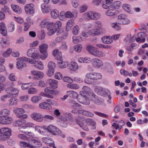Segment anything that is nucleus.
<instances>
[{
	"instance_id": "58836bf2",
	"label": "nucleus",
	"mask_w": 148,
	"mask_h": 148,
	"mask_svg": "<svg viewBox=\"0 0 148 148\" xmlns=\"http://www.w3.org/2000/svg\"><path fill=\"white\" fill-rule=\"evenodd\" d=\"M76 121L79 125L81 127L83 126L84 123L86 121L84 118L82 117H78L77 118Z\"/></svg>"
},
{
	"instance_id": "052dcab7",
	"label": "nucleus",
	"mask_w": 148,
	"mask_h": 148,
	"mask_svg": "<svg viewBox=\"0 0 148 148\" xmlns=\"http://www.w3.org/2000/svg\"><path fill=\"white\" fill-rule=\"evenodd\" d=\"M11 97V95H10L9 93H8L7 94L1 96V99L2 101H4L6 99Z\"/></svg>"
},
{
	"instance_id": "412c9836",
	"label": "nucleus",
	"mask_w": 148,
	"mask_h": 148,
	"mask_svg": "<svg viewBox=\"0 0 148 148\" xmlns=\"http://www.w3.org/2000/svg\"><path fill=\"white\" fill-rule=\"evenodd\" d=\"M39 107L44 110H49L51 108V106L50 104L46 102H42L40 103L39 105Z\"/></svg>"
},
{
	"instance_id": "b1692460",
	"label": "nucleus",
	"mask_w": 148,
	"mask_h": 148,
	"mask_svg": "<svg viewBox=\"0 0 148 148\" xmlns=\"http://www.w3.org/2000/svg\"><path fill=\"white\" fill-rule=\"evenodd\" d=\"M0 30L1 34L4 36L7 35V31L5 24L3 23H0Z\"/></svg>"
},
{
	"instance_id": "20e7f679",
	"label": "nucleus",
	"mask_w": 148,
	"mask_h": 148,
	"mask_svg": "<svg viewBox=\"0 0 148 148\" xmlns=\"http://www.w3.org/2000/svg\"><path fill=\"white\" fill-rule=\"evenodd\" d=\"M0 140H4L11 135V130L8 127H2L0 129Z\"/></svg>"
},
{
	"instance_id": "f704fd0d",
	"label": "nucleus",
	"mask_w": 148,
	"mask_h": 148,
	"mask_svg": "<svg viewBox=\"0 0 148 148\" xmlns=\"http://www.w3.org/2000/svg\"><path fill=\"white\" fill-rule=\"evenodd\" d=\"M138 47V45L135 43H132L126 47V50L129 51H132L134 49H136Z\"/></svg>"
},
{
	"instance_id": "a878e982",
	"label": "nucleus",
	"mask_w": 148,
	"mask_h": 148,
	"mask_svg": "<svg viewBox=\"0 0 148 148\" xmlns=\"http://www.w3.org/2000/svg\"><path fill=\"white\" fill-rule=\"evenodd\" d=\"M12 9L13 10L18 14H20L22 12L21 8L18 5L14 4H12L11 5Z\"/></svg>"
},
{
	"instance_id": "aec40b11",
	"label": "nucleus",
	"mask_w": 148,
	"mask_h": 148,
	"mask_svg": "<svg viewBox=\"0 0 148 148\" xmlns=\"http://www.w3.org/2000/svg\"><path fill=\"white\" fill-rule=\"evenodd\" d=\"M42 140L43 142L49 144L50 146L54 147L55 145L54 141L51 138L44 137L42 138Z\"/></svg>"
},
{
	"instance_id": "6ab92c4d",
	"label": "nucleus",
	"mask_w": 148,
	"mask_h": 148,
	"mask_svg": "<svg viewBox=\"0 0 148 148\" xmlns=\"http://www.w3.org/2000/svg\"><path fill=\"white\" fill-rule=\"evenodd\" d=\"M31 73L32 74L36 76L37 79H41L43 77L44 75L42 72L34 70L32 71Z\"/></svg>"
},
{
	"instance_id": "c03bdc74",
	"label": "nucleus",
	"mask_w": 148,
	"mask_h": 148,
	"mask_svg": "<svg viewBox=\"0 0 148 148\" xmlns=\"http://www.w3.org/2000/svg\"><path fill=\"white\" fill-rule=\"evenodd\" d=\"M82 35L83 36L87 38L90 35L89 30L84 29L82 32Z\"/></svg>"
},
{
	"instance_id": "338daca9",
	"label": "nucleus",
	"mask_w": 148,
	"mask_h": 148,
	"mask_svg": "<svg viewBox=\"0 0 148 148\" xmlns=\"http://www.w3.org/2000/svg\"><path fill=\"white\" fill-rule=\"evenodd\" d=\"M88 8L87 5H83L80 6L79 8V11L80 13H83L86 11Z\"/></svg>"
},
{
	"instance_id": "79ce46f5",
	"label": "nucleus",
	"mask_w": 148,
	"mask_h": 148,
	"mask_svg": "<svg viewBox=\"0 0 148 148\" xmlns=\"http://www.w3.org/2000/svg\"><path fill=\"white\" fill-rule=\"evenodd\" d=\"M123 8L124 10L130 13H132V11L131 10V6L127 4H124L123 5Z\"/></svg>"
},
{
	"instance_id": "49530a36",
	"label": "nucleus",
	"mask_w": 148,
	"mask_h": 148,
	"mask_svg": "<svg viewBox=\"0 0 148 148\" xmlns=\"http://www.w3.org/2000/svg\"><path fill=\"white\" fill-rule=\"evenodd\" d=\"M1 46L2 47H6L9 45V43L8 41L5 39L1 40L0 42Z\"/></svg>"
},
{
	"instance_id": "9b49d317",
	"label": "nucleus",
	"mask_w": 148,
	"mask_h": 148,
	"mask_svg": "<svg viewBox=\"0 0 148 148\" xmlns=\"http://www.w3.org/2000/svg\"><path fill=\"white\" fill-rule=\"evenodd\" d=\"M25 9L27 14H32L34 12L35 6L32 3L27 4L25 6Z\"/></svg>"
},
{
	"instance_id": "69168bd1",
	"label": "nucleus",
	"mask_w": 148,
	"mask_h": 148,
	"mask_svg": "<svg viewBox=\"0 0 148 148\" xmlns=\"http://www.w3.org/2000/svg\"><path fill=\"white\" fill-rule=\"evenodd\" d=\"M31 85L30 83L23 84L21 86V87L22 90H25L30 88Z\"/></svg>"
},
{
	"instance_id": "c756f323",
	"label": "nucleus",
	"mask_w": 148,
	"mask_h": 148,
	"mask_svg": "<svg viewBox=\"0 0 148 148\" xmlns=\"http://www.w3.org/2000/svg\"><path fill=\"white\" fill-rule=\"evenodd\" d=\"M87 123L89 125L92 126L91 128L92 130H95L96 128L95 122L90 119H88L86 120Z\"/></svg>"
},
{
	"instance_id": "37998d69",
	"label": "nucleus",
	"mask_w": 148,
	"mask_h": 148,
	"mask_svg": "<svg viewBox=\"0 0 148 148\" xmlns=\"http://www.w3.org/2000/svg\"><path fill=\"white\" fill-rule=\"evenodd\" d=\"M66 86L68 88L74 89H78L79 88V86L78 85L72 83L68 84L66 85Z\"/></svg>"
},
{
	"instance_id": "c9c22d12",
	"label": "nucleus",
	"mask_w": 148,
	"mask_h": 148,
	"mask_svg": "<svg viewBox=\"0 0 148 148\" xmlns=\"http://www.w3.org/2000/svg\"><path fill=\"white\" fill-rule=\"evenodd\" d=\"M32 143L36 147H40L42 146L41 143L36 138L33 139L32 140Z\"/></svg>"
},
{
	"instance_id": "473e14b6",
	"label": "nucleus",
	"mask_w": 148,
	"mask_h": 148,
	"mask_svg": "<svg viewBox=\"0 0 148 148\" xmlns=\"http://www.w3.org/2000/svg\"><path fill=\"white\" fill-rule=\"evenodd\" d=\"M45 92L49 95H56L57 93V92L51 89L49 87L46 88L44 90Z\"/></svg>"
},
{
	"instance_id": "a19ab883",
	"label": "nucleus",
	"mask_w": 148,
	"mask_h": 148,
	"mask_svg": "<svg viewBox=\"0 0 148 148\" xmlns=\"http://www.w3.org/2000/svg\"><path fill=\"white\" fill-rule=\"evenodd\" d=\"M31 58H32L35 59H38L40 58H41V56H40V53L35 49L33 52L32 56Z\"/></svg>"
},
{
	"instance_id": "3c124183",
	"label": "nucleus",
	"mask_w": 148,
	"mask_h": 148,
	"mask_svg": "<svg viewBox=\"0 0 148 148\" xmlns=\"http://www.w3.org/2000/svg\"><path fill=\"white\" fill-rule=\"evenodd\" d=\"M90 35L98 36L99 35L98 28L92 29L89 30Z\"/></svg>"
},
{
	"instance_id": "423d86ee",
	"label": "nucleus",
	"mask_w": 148,
	"mask_h": 148,
	"mask_svg": "<svg viewBox=\"0 0 148 148\" xmlns=\"http://www.w3.org/2000/svg\"><path fill=\"white\" fill-rule=\"evenodd\" d=\"M48 45L46 43L42 44L39 46V49L40 52L42 54L41 59L42 60H45L48 57V53L47 50Z\"/></svg>"
},
{
	"instance_id": "6e6d98bb",
	"label": "nucleus",
	"mask_w": 148,
	"mask_h": 148,
	"mask_svg": "<svg viewBox=\"0 0 148 148\" xmlns=\"http://www.w3.org/2000/svg\"><path fill=\"white\" fill-rule=\"evenodd\" d=\"M82 46L81 44H77L74 47L75 51H76L80 52L82 49Z\"/></svg>"
},
{
	"instance_id": "393cba45",
	"label": "nucleus",
	"mask_w": 148,
	"mask_h": 148,
	"mask_svg": "<svg viewBox=\"0 0 148 148\" xmlns=\"http://www.w3.org/2000/svg\"><path fill=\"white\" fill-rule=\"evenodd\" d=\"M41 8L42 11L44 14L49 12L51 10V8L49 6L44 3L41 5Z\"/></svg>"
},
{
	"instance_id": "8fccbe9b",
	"label": "nucleus",
	"mask_w": 148,
	"mask_h": 148,
	"mask_svg": "<svg viewBox=\"0 0 148 148\" xmlns=\"http://www.w3.org/2000/svg\"><path fill=\"white\" fill-rule=\"evenodd\" d=\"M80 32V29L77 25H75L73 28L72 33L74 35H77Z\"/></svg>"
},
{
	"instance_id": "39448f33",
	"label": "nucleus",
	"mask_w": 148,
	"mask_h": 148,
	"mask_svg": "<svg viewBox=\"0 0 148 148\" xmlns=\"http://www.w3.org/2000/svg\"><path fill=\"white\" fill-rule=\"evenodd\" d=\"M30 58H28L24 56L17 58V60L18 61L16 62V67L18 69H21L27 66L26 64L23 61L27 62L29 63V60Z\"/></svg>"
},
{
	"instance_id": "7ed1b4c3",
	"label": "nucleus",
	"mask_w": 148,
	"mask_h": 148,
	"mask_svg": "<svg viewBox=\"0 0 148 148\" xmlns=\"http://www.w3.org/2000/svg\"><path fill=\"white\" fill-rule=\"evenodd\" d=\"M9 113L7 112H0V123L4 125H8L13 121L12 118L8 116Z\"/></svg>"
},
{
	"instance_id": "0eeeda50",
	"label": "nucleus",
	"mask_w": 148,
	"mask_h": 148,
	"mask_svg": "<svg viewBox=\"0 0 148 148\" xmlns=\"http://www.w3.org/2000/svg\"><path fill=\"white\" fill-rule=\"evenodd\" d=\"M94 90L98 94L103 97L106 96L110 93L108 89L99 86H95Z\"/></svg>"
},
{
	"instance_id": "a18cd8bd",
	"label": "nucleus",
	"mask_w": 148,
	"mask_h": 148,
	"mask_svg": "<svg viewBox=\"0 0 148 148\" xmlns=\"http://www.w3.org/2000/svg\"><path fill=\"white\" fill-rule=\"evenodd\" d=\"M20 146L24 148L26 147H32V145L30 144L23 141H21L20 143Z\"/></svg>"
},
{
	"instance_id": "6e6552de",
	"label": "nucleus",
	"mask_w": 148,
	"mask_h": 148,
	"mask_svg": "<svg viewBox=\"0 0 148 148\" xmlns=\"http://www.w3.org/2000/svg\"><path fill=\"white\" fill-rule=\"evenodd\" d=\"M45 129L54 135H58L60 132V130L58 127L52 125L45 127Z\"/></svg>"
},
{
	"instance_id": "2eb2a0df",
	"label": "nucleus",
	"mask_w": 148,
	"mask_h": 148,
	"mask_svg": "<svg viewBox=\"0 0 148 148\" xmlns=\"http://www.w3.org/2000/svg\"><path fill=\"white\" fill-rule=\"evenodd\" d=\"M6 91L7 93H9L11 95V97L13 95H16L18 94L19 92V90L17 88H8Z\"/></svg>"
},
{
	"instance_id": "9d476101",
	"label": "nucleus",
	"mask_w": 148,
	"mask_h": 148,
	"mask_svg": "<svg viewBox=\"0 0 148 148\" xmlns=\"http://www.w3.org/2000/svg\"><path fill=\"white\" fill-rule=\"evenodd\" d=\"M92 63L94 67L97 68H101L103 65V62L101 60L96 58L92 59Z\"/></svg>"
},
{
	"instance_id": "a211bd4d",
	"label": "nucleus",
	"mask_w": 148,
	"mask_h": 148,
	"mask_svg": "<svg viewBox=\"0 0 148 148\" xmlns=\"http://www.w3.org/2000/svg\"><path fill=\"white\" fill-rule=\"evenodd\" d=\"M77 60L80 63H89L91 62L92 60L90 57L86 56L84 57H79L78 58Z\"/></svg>"
},
{
	"instance_id": "e2e57ef3",
	"label": "nucleus",
	"mask_w": 148,
	"mask_h": 148,
	"mask_svg": "<svg viewBox=\"0 0 148 148\" xmlns=\"http://www.w3.org/2000/svg\"><path fill=\"white\" fill-rule=\"evenodd\" d=\"M99 35L105 34L106 32V29L102 27L98 28Z\"/></svg>"
},
{
	"instance_id": "864d4df0",
	"label": "nucleus",
	"mask_w": 148,
	"mask_h": 148,
	"mask_svg": "<svg viewBox=\"0 0 148 148\" xmlns=\"http://www.w3.org/2000/svg\"><path fill=\"white\" fill-rule=\"evenodd\" d=\"M74 108L78 111H83V110H82V106L77 103H74V105H73Z\"/></svg>"
},
{
	"instance_id": "13d9d810",
	"label": "nucleus",
	"mask_w": 148,
	"mask_h": 148,
	"mask_svg": "<svg viewBox=\"0 0 148 148\" xmlns=\"http://www.w3.org/2000/svg\"><path fill=\"white\" fill-rule=\"evenodd\" d=\"M12 51V49H11L9 48L5 52L3 53V56L5 58L9 57Z\"/></svg>"
},
{
	"instance_id": "e433bc0d",
	"label": "nucleus",
	"mask_w": 148,
	"mask_h": 148,
	"mask_svg": "<svg viewBox=\"0 0 148 148\" xmlns=\"http://www.w3.org/2000/svg\"><path fill=\"white\" fill-rule=\"evenodd\" d=\"M87 51L91 55H93L96 49L92 45H88L86 47Z\"/></svg>"
},
{
	"instance_id": "4c0bfd02",
	"label": "nucleus",
	"mask_w": 148,
	"mask_h": 148,
	"mask_svg": "<svg viewBox=\"0 0 148 148\" xmlns=\"http://www.w3.org/2000/svg\"><path fill=\"white\" fill-rule=\"evenodd\" d=\"M42 99V97L40 96H34L32 97L31 101L34 103H37Z\"/></svg>"
},
{
	"instance_id": "cd10ccee",
	"label": "nucleus",
	"mask_w": 148,
	"mask_h": 148,
	"mask_svg": "<svg viewBox=\"0 0 148 148\" xmlns=\"http://www.w3.org/2000/svg\"><path fill=\"white\" fill-rule=\"evenodd\" d=\"M93 55L97 57H104L106 56V54L103 52L97 49H96Z\"/></svg>"
},
{
	"instance_id": "5fc2aeb1",
	"label": "nucleus",
	"mask_w": 148,
	"mask_h": 148,
	"mask_svg": "<svg viewBox=\"0 0 148 148\" xmlns=\"http://www.w3.org/2000/svg\"><path fill=\"white\" fill-rule=\"evenodd\" d=\"M121 5V2L120 1H115L112 5L113 8L114 9H118L119 8Z\"/></svg>"
},
{
	"instance_id": "ea45409f",
	"label": "nucleus",
	"mask_w": 148,
	"mask_h": 148,
	"mask_svg": "<svg viewBox=\"0 0 148 148\" xmlns=\"http://www.w3.org/2000/svg\"><path fill=\"white\" fill-rule=\"evenodd\" d=\"M35 128L36 130H37L40 134L43 135H45V133L44 132V130H45V127H43L39 126H35Z\"/></svg>"
},
{
	"instance_id": "4be33fe9",
	"label": "nucleus",
	"mask_w": 148,
	"mask_h": 148,
	"mask_svg": "<svg viewBox=\"0 0 148 148\" xmlns=\"http://www.w3.org/2000/svg\"><path fill=\"white\" fill-rule=\"evenodd\" d=\"M102 42L106 44H110L113 42L112 37L111 36H104L101 38Z\"/></svg>"
},
{
	"instance_id": "0e129e2a",
	"label": "nucleus",
	"mask_w": 148,
	"mask_h": 148,
	"mask_svg": "<svg viewBox=\"0 0 148 148\" xmlns=\"http://www.w3.org/2000/svg\"><path fill=\"white\" fill-rule=\"evenodd\" d=\"M9 102L10 105H16L17 104V99L14 98L11 99L9 100Z\"/></svg>"
},
{
	"instance_id": "f3484780",
	"label": "nucleus",
	"mask_w": 148,
	"mask_h": 148,
	"mask_svg": "<svg viewBox=\"0 0 148 148\" xmlns=\"http://www.w3.org/2000/svg\"><path fill=\"white\" fill-rule=\"evenodd\" d=\"M70 69L73 72H75L78 70L79 69V66L78 64L76 62L72 61L70 63Z\"/></svg>"
},
{
	"instance_id": "09e8293b",
	"label": "nucleus",
	"mask_w": 148,
	"mask_h": 148,
	"mask_svg": "<svg viewBox=\"0 0 148 148\" xmlns=\"http://www.w3.org/2000/svg\"><path fill=\"white\" fill-rule=\"evenodd\" d=\"M21 112H16L15 113L18 118L23 119H26L27 118V115L23 114V113Z\"/></svg>"
},
{
	"instance_id": "bb28decb",
	"label": "nucleus",
	"mask_w": 148,
	"mask_h": 148,
	"mask_svg": "<svg viewBox=\"0 0 148 148\" xmlns=\"http://www.w3.org/2000/svg\"><path fill=\"white\" fill-rule=\"evenodd\" d=\"M49 84L53 88L56 89L58 87V82L55 79H50L49 80Z\"/></svg>"
},
{
	"instance_id": "f257e3e1",
	"label": "nucleus",
	"mask_w": 148,
	"mask_h": 148,
	"mask_svg": "<svg viewBox=\"0 0 148 148\" xmlns=\"http://www.w3.org/2000/svg\"><path fill=\"white\" fill-rule=\"evenodd\" d=\"M66 94L71 98H77L78 97V100L79 101L83 104L86 105H88L90 103V100H92L96 101V96L93 93H91L89 94L85 93L84 92L81 91L80 95H78V93L76 92L70 90L67 91Z\"/></svg>"
},
{
	"instance_id": "72a5a7b5",
	"label": "nucleus",
	"mask_w": 148,
	"mask_h": 148,
	"mask_svg": "<svg viewBox=\"0 0 148 148\" xmlns=\"http://www.w3.org/2000/svg\"><path fill=\"white\" fill-rule=\"evenodd\" d=\"M74 24V21L73 19L69 20L66 23V29L67 31L71 30Z\"/></svg>"
},
{
	"instance_id": "dca6fc26",
	"label": "nucleus",
	"mask_w": 148,
	"mask_h": 148,
	"mask_svg": "<svg viewBox=\"0 0 148 148\" xmlns=\"http://www.w3.org/2000/svg\"><path fill=\"white\" fill-rule=\"evenodd\" d=\"M50 20L49 18L44 19L40 23V26L41 28H46L48 25H51L50 23Z\"/></svg>"
},
{
	"instance_id": "5701e85b",
	"label": "nucleus",
	"mask_w": 148,
	"mask_h": 148,
	"mask_svg": "<svg viewBox=\"0 0 148 148\" xmlns=\"http://www.w3.org/2000/svg\"><path fill=\"white\" fill-rule=\"evenodd\" d=\"M59 67L61 68H64L66 67L69 65L68 62L67 61H62V60H59L58 62Z\"/></svg>"
},
{
	"instance_id": "c85d7f7f",
	"label": "nucleus",
	"mask_w": 148,
	"mask_h": 148,
	"mask_svg": "<svg viewBox=\"0 0 148 148\" xmlns=\"http://www.w3.org/2000/svg\"><path fill=\"white\" fill-rule=\"evenodd\" d=\"M34 108V107L29 104H25L22 106V108H17V111H23L25 110L24 109H33Z\"/></svg>"
},
{
	"instance_id": "4468645a",
	"label": "nucleus",
	"mask_w": 148,
	"mask_h": 148,
	"mask_svg": "<svg viewBox=\"0 0 148 148\" xmlns=\"http://www.w3.org/2000/svg\"><path fill=\"white\" fill-rule=\"evenodd\" d=\"M31 117L32 119L38 122H41L43 120V116L39 113L32 114L31 115Z\"/></svg>"
},
{
	"instance_id": "2f4dec72",
	"label": "nucleus",
	"mask_w": 148,
	"mask_h": 148,
	"mask_svg": "<svg viewBox=\"0 0 148 148\" xmlns=\"http://www.w3.org/2000/svg\"><path fill=\"white\" fill-rule=\"evenodd\" d=\"M116 10L114 8L109 9L106 11L105 14L108 16H112L115 14Z\"/></svg>"
},
{
	"instance_id": "1a4fd4ad",
	"label": "nucleus",
	"mask_w": 148,
	"mask_h": 148,
	"mask_svg": "<svg viewBox=\"0 0 148 148\" xmlns=\"http://www.w3.org/2000/svg\"><path fill=\"white\" fill-rule=\"evenodd\" d=\"M29 63L34 64V66L39 70H42L44 69V65L43 63L40 61H36L34 59H30Z\"/></svg>"
},
{
	"instance_id": "ddd939ff",
	"label": "nucleus",
	"mask_w": 148,
	"mask_h": 148,
	"mask_svg": "<svg viewBox=\"0 0 148 148\" xmlns=\"http://www.w3.org/2000/svg\"><path fill=\"white\" fill-rule=\"evenodd\" d=\"M95 73H88L86 74V78L85 79V82L86 83L90 84L91 83V82L88 79L94 81V76Z\"/></svg>"
},
{
	"instance_id": "4d7b16f0",
	"label": "nucleus",
	"mask_w": 148,
	"mask_h": 148,
	"mask_svg": "<svg viewBox=\"0 0 148 148\" xmlns=\"http://www.w3.org/2000/svg\"><path fill=\"white\" fill-rule=\"evenodd\" d=\"M64 117L66 119V121H69V123H71V122L73 120L71 114L67 113Z\"/></svg>"
},
{
	"instance_id": "f03ea898",
	"label": "nucleus",
	"mask_w": 148,
	"mask_h": 148,
	"mask_svg": "<svg viewBox=\"0 0 148 148\" xmlns=\"http://www.w3.org/2000/svg\"><path fill=\"white\" fill-rule=\"evenodd\" d=\"M83 17L87 21L91 20H97L101 18V15L99 13L90 11L84 13L83 14Z\"/></svg>"
},
{
	"instance_id": "774afa93",
	"label": "nucleus",
	"mask_w": 148,
	"mask_h": 148,
	"mask_svg": "<svg viewBox=\"0 0 148 148\" xmlns=\"http://www.w3.org/2000/svg\"><path fill=\"white\" fill-rule=\"evenodd\" d=\"M74 17V14L69 11L66 12L65 17L68 18H72Z\"/></svg>"
},
{
	"instance_id": "bf43d9fd",
	"label": "nucleus",
	"mask_w": 148,
	"mask_h": 148,
	"mask_svg": "<svg viewBox=\"0 0 148 148\" xmlns=\"http://www.w3.org/2000/svg\"><path fill=\"white\" fill-rule=\"evenodd\" d=\"M93 26L95 28H97L102 27L103 24L101 22L99 21H97L94 23Z\"/></svg>"
},
{
	"instance_id": "603ef678",
	"label": "nucleus",
	"mask_w": 148,
	"mask_h": 148,
	"mask_svg": "<svg viewBox=\"0 0 148 148\" xmlns=\"http://www.w3.org/2000/svg\"><path fill=\"white\" fill-rule=\"evenodd\" d=\"M78 114L79 116L83 114L86 116L92 117L94 116V114L91 112H82V113L80 112Z\"/></svg>"
},
{
	"instance_id": "7c9ffc66",
	"label": "nucleus",
	"mask_w": 148,
	"mask_h": 148,
	"mask_svg": "<svg viewBox=\"0 0 148 148\" xmlns=\"http://www.w3.org/2000/svg\"><path fill=\"white\" fill-rule=\"evenodd\" d=\"M50 14L51 17L53 19H56L59 16V12L56 9L52 10Z\"/></svg>"
},
{
	"instance_id": "680f3d73",
	"label": "nucleus",
	"mask_w": 148,
	"mask_h": 148,
	"mask_svg": "<svg viewBox=\"0 0 148 148\" xmlns=\"http://www.w3.org/2000/svg\"><path fill=\"white\" fill-rule=\"evenodd\" d=\"M125 124V123L123 121H120L119 122V124H117L116 129L119 130H120L122 127V126L124 125Z\"/></svg>"
},
{
	"instance_id": "de8ad7c7",
	"label": "nucleus",
	"mask_w": 148,
	"mask_h": 148,
	"mask_svg": "<svg viewBox=\"0 0 148 148\" xmlns=\"http://www.w3.org/2000/svg\"><path fill=\"white\" fill-rule=\"evenodd\" d=\"M14 27V25L13 22L9 23L8 25V30L10 32H12L15 29Z\"/></svg>"
},
{
	"instance_id": "f8f14e48",
	"label": "nucleus",
	"mask_w": 148,
	"mask_h": 148,
	"mask_svg": "<svg viewBox=\"0 0 148 148\" xmlns=\"http://www.w3.org/2000/svg\"><path fill=\"white\" fill-rule=\"evenodd\" d=\"M51 25H48L47 28L49 31V35H51L53 34L57 31V29L54 25V23L50 22Z\"/></svg>"
}]
</instances>
